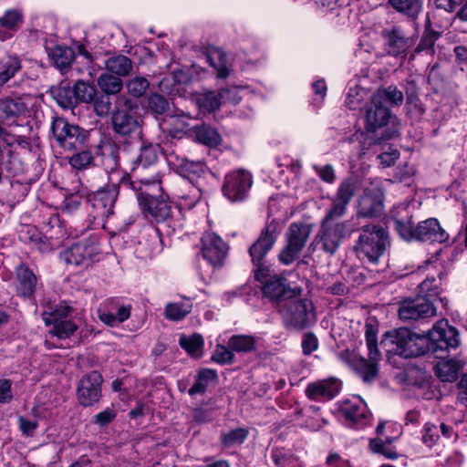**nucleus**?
I'll return each instance as SVG.
<instances>
[{"label": "nucleus", "mask_w": 467, "mask_h": 467, "mask_svg": "<svg viewBox=\"0 0 467 467\" xmlns=\"http://www.w3.org/2000/svg\"><path fill=\"white\" fill-rule=\"evenodd\" d=\"M358 190V182L355 179L343 181L332 200V205L323 219L315 243L327 254L333 255L347 235V223L337 222L347 211V206Z\"/></svg>", "instance_id": "f257e3e1"}, {"label": "nucleus", "mask_w": 467, "mask_h": 467, "mask_svg": "<svg viewBox=\"0 0 467 467\" xmlns=\"http://www.w3.org/2000/svg\"><path fill=\"white\" fill-rule=\"evenodd\" d=\"M391 221L399 235L406 240L445 242L447 233L435 218H429L415 224L411 207L406 203L395 206L391 211Z\"/></svg>", "instance_id": "f03ea898"}, {"label": "nucleus", "mask_w": 467, "mask_h": 467, "mask_svg": "<svg viewBox=\"0 0 467 467\" xmlns=\"http://www.w3.org/2000/svg\"><path fill=\"white\" fill-rule=\"evenodd\" d=\"M365 337L368 349V359L348 349L339 353V358L352 368L365 382H371L378 376V362L380 360V353L377 346V329L369 323L365 326Z\"/></svg>", "instance_id": "7ed1b4c3"}, {"label": "nucleus", "mask_w": 467, "mask_h": 467, "mask_svg": "<svg viewBox=\"0 0 467 467\" xmlns=\"http://www.w3.org/2000/svg\"><path fill=\"white\" fill-rule=\"evenodd\" d=\"M429 344L427 336H420L405 327L386 333L381 341L388 354L399 355L406 358L429 353Z\"/></svg>", "instance_id": "20e7f679"}, {"label": "nucleus", "mask_w": 467, "mask_h": 467, "mask_svg": "<svg viewBox=\"0 0 467 467\" xmlns=\"http://www.w3.org/2000/svg\"><path fill=\"white\" fill-rule=\"evenodd\" d=\"M120 187L123 189H131L135 192L138 201L143 205L144 209L158 223L169 222L171 218V205L161 198L162 188L159 182V190L155 188H144L130 182V176H122Z\"/></svg>", "instance_id": "39448f33"}, {"label": "nucleus", "mask_w": 467, "mask_h": 467, "mask_svg": "<svg viewBox=\"0 0 467 467\" xmlns=\"http://www.w3.org/2000/svg\"><path fill=\"white\" fill-rule=\"evenodd\" d=\"M157 161V146L152 144L142 146L132 168L135 180H130V182L144 186V188L150 187L159 190L161 179Z\"/></svg>", "instance_id": "423d86ee"}, {"label": "nucleus", "mask_w": 467, "mask_h": 467, "mask_svg": "<svg viewBox=\"0 0 467 467\" xmlns=\"http://www.w3.org/2000/svg\"><path fill=\"white\" fill-rule=\"evenodd\" d=\"M388 234L378 225H365L355 245V251L361 259L367 258L371 263H377L389 245Z\"/></svg>", "instance_id": "0eeeda50"}, {"label": "nucleus", "mask_w": 467, "mask_h": 467, "mask_svg": "<svg viewBox=\"0 0 467 467\" xmlns=\"http://www.w3.org/2000/svg\"><path fill=\"white\" fill-rule=\"evenodd\" d=\"M285 327L291 330H302L315 322L313 304L301 298H294L279 308Z\"/></svg>", "instance_id": "6e6552de"}, {"label": "nucleus", "mask_w": 467, "mask_h": 467, "mask_svg": "<svg viewBox=\"0 0 467 467\" xmlns=\"http://www.w3.org/2000/svg\"><path fill=\"white\" fill-rule=\"evenodd\" d=\"M122 176H127L118 171H112L109 176V184L106 188L99 189L89 195L88 202L99 211L100 216L108 217L113 213V208L119 191H131L119 186Z\"/></svg>", "instance_id": "1a4fd4ad"}, {"label": "nucleus", "mask_w": 467, "mask_h": 467, "mask_svg": "<svg viewBox=\"0 0 467 467\" xmlns=\"http://www.w3.org/2000/svg\"><path fill=\"white\" fill-rule=\"evenodd\" d=\"M310 234L311 227L309 224L304 223H291L285 234L286 244L278 255L279 261L285 265H289L296 260L305 247Z\"/></svg>", "instance_id": "9d476101"}, {"label": "nucleus", "mask_w": 467, "mask_h": 467, "mask_svg": "<svg viewBox=\"0 0 467 467\" xmlns=\"http://www.w3.org/2000/svg\"><path fill=\"white\" fill-rule=\"evenodd\" d=\"M51 130L59 146L67 150H79L83 147L88 136L84 129L69 123L61 117L53 119Z\"/></svg>", "instance_id": "9b49d317"}, {"label": "nucleus", "mask_w": 467, "mask_h": 467, "mask_svg": "<svg viewBox=\"0 0 467 467\" xmlns=\"http://www.w3.org/2000/svg\"><path fill=\"white\" fill-rule=\"evenodd\" d=\"M123 102L126 109L120 108L119 104H116L111 112L112 130L116 134L123 138L140 137L142 133V127L139 117L130 110L131 109V100L124 98Z\"/></svg>", "instance_id": "f8f14e48"}, {"label": "nucleus", "mask_w": 467, "mask_h": 467, "mask_svg": "<svg viewBox=\"0 0 467 467\" xmlns=\"http://www.w3.org/2000/svg\"><path fill=\"white\" fill-rule=\"evenodd\" d=\"M427 338L430 340L429 353L438 355L439 352L456 349L460 345L458 330L450 326L447 321H438L429 331Z\"/></svg>", "instance_id": "ddd939ff"}, {"label": "nucleus", "mask_w": 467, "mask_h": 467, "mask_svg": "<svg viewBox=\"0 0 467 467\" xmlns=\"http://www.w3.org/2000/svg\"><path fill=\"white\" fill-rule=\"evenodd\" d=\"M252 186V176L244 170L229 172L223 185V195L231 202H241L246 198Z\"/></svg>", "instance_id": "4468645a"}, {"label": "nucleus", "mask_w": 467, "mask_h": 467, "mask_svg": "<svg viewBox=\"0 0 467 467\" xmlns=\"http://www.w3.org/2000/svg\"><path fill=\"white\" fill-rule=\"evenodd\" d=\"M398 312L401 320H420L436 316V307L432 300L420 295L400 302Z\"/></svg>", "instance_id": "2eb2a0df"}, {"label": "nucleus", "mask_w": 467, "mask_h": 467, "mask_svg": "<svg viewBox=\"0 0 467 467\" xmlns=\"http://www.w3.org/2000/svg\"><path fill=\"white\" fill-rule=\"evenodd\" d=\"M264 296L273 303H286L291 299L299 297L302 288L291 287L283 277L272 276L263 285Z\"/></svg>", "instance_id": "dca6fc26"}, {"label": "nucleus", "mask_w": 467, "mask_h": 467, "mask_svg": "<svg viewBox=\"0 0 467 467\" xmlns=\"http://www.w3.org/2000/svg\"><path fill=\"white\" fill-rule=\"evenodd\" d=\"M276 238V226L274 224H268L262 231L256 242L249 249V254L254 265L258 266V269L254 273V276L257 280L261 279L260 275L263 271L261 268L263 260L268 251L273 247Z\"/></svg>", "instance_id": "f3484780"}, {"label": "nucleus", "mask_w": 467, "mask_h": 467, "mask_svg": "<svg viewBox=\"0 0 467 467\" xmlns=\"http://www.w3.org/2000/svg\"><path fill=\"white\" fill-rule=\"evenodd\" d=\"M102 381V376L98 371H91L80 379L78 387V400L81 405L91 406L99 400Z\"/></svg>", "instance_id": "a211bd4d"}, {"label": "nucleus", "mask_w": 467, "mask_h": 467, "mask_svg": "<svg viewBox=\"0 0 467 467\" xmlns=\"http://www.w3.org/2000/svg\"><path fill=\"white\" fill-rule=\"evenodd\" d=\"M364 110L365 128L371 132L386 126L391 117L389 108L373 96L366 103Z\"/></svg>", "instance_id": "6ab92c4d"}, {"label": "nucleus", "mask_w": 467, "mask_h": 467, "mask_svg": "<svg viewBox=\"0 0 467 467\" xmlns=\"http://www.w3.org/2000/svg\"><path fill=\"white\" fill-rule=\"evenodd\" d=\"M227 244L213 233H205L202 237V254L213 265H220L226 257Z\"/></svg>", "instance_id": "aec40b11"}, {"label": "nucleus", "mask_w": 467, "mask_h": 467, "mask_svg": "<svg viewBox=\"0 0 467 467\" xmlns=\"http://www.w3.org/2000/svg\"><path fill=\"white\" fill-rule=\"evenodd\" d=\"M383 211V192L379 186H372L364 191L358 202V214L362 217H376Z\"/></svg>", "instance_id": "412c9836"}, {"label": "nucleus", "mask_w": 467, "mask_h": 467, "mask_svg": "<svg viewBox=\"0 0 467 467\" xmlns=\"http://www.w3.org/2000/svg\"><path fill=\"white\" fill-rule=\"evenodd\" d=\"M31 101L28 96L0 99V120L13 122L18 117L25 116L29 111Z\"/></svg>", "instance_id": "4be33fe9"}, {"label": "nucleus", "mask_w": 467, "mask_h": 467, "mask_svg": "<svg viewBox=\"0 0 467 467\" xmlns=\"http://www.w3.org/2000/svg\"><path fill=\"white\" fill-rule=\"evenodd\" d=\"M99 253V247L94 241H84L73 244L66 250L62 257L68 265H79L91 260Z\"/></svg>", "instance_id": "5701e85b"}, {"label": "nucleus", "mask_w": 467, "mask_h": 467, "mask_svg": "<svg viewBox=\"0 0 467 467\" xmlns=\"http://www.w3.org/2000/svg\"><path fill=\"white\" fill-rule=\"evenodd\" d=\"M382 36L387 42L388 53L391 56L398 57L405 54L410 46V39L398 26L384 30Z\"/></svg>", "instance_id": "b1692460"}, {"label": "nucleus", "mask_w": 467, "mask_h": 467, "mask_svg": "<svg viewBox=\"0 0 467 467\" xmlns=\"http://www.w3.org/2000/svg\"><path fill=\"white\" fill-rule=\"evenodd\" d=\"M175 194L181 200L182 207L192 209L202 198L201 184L182 181L176 188Z\"/></svg>", "instance_id": "393cba45"}, {"label": "nucleus", "mask_w": 467, "mask_h": 467, "mask_svg": "<svg viewBox=\"0 0 467 467\" xmlns=\"http://www.w3.org/2000/svg\"><path fill=\"white\" fill-rule=\"evenodd\" d=\"M340 413L353 424H358L366 418V405L358 397L344 400L339 407Z\"/></svg>", "instance_id": "a878e982"}, {"label": "nucleus", "mask_w": 467, "mask_h": 467, "mask_svg": "<svg viewBox=\"0 0 467 467\" xmlns=\"http://www.w3.org/2000/svg\"><path fill=\"white\" fill-rule=\"evenodd\" d=\"M206 60L216 72L218 78H226L231 71L226 54L219 47H210L206 51Z\"/></svg>", "instance_id": "bb28decb"}, {"label": "nucleus", "mask_w": 467, "mask_h": 467, "mask_svg": "<svg viewBox=\"0 0 467 467\" xmlns=\"http://www.w3.org/2000/svg\"><path fill=\"white\" fill-rule=\"evenodd\" d=\"M338 392V387L334 380H322L311 383L306 389V396L311 400H330Z\"/></svg>", "instance_id": "cd10ccee"}, {"label": "nucleus", "mask_w": 467, "mask_h": 467, "mask_svg": "<svg viewBox=\"0 0 467 467\" xmlns=\"http://www.w3.org/2000/svg\"><path fill=\"white\" fill-rule=\"evenodd\" d=\"M446 275L445 272H440L437 276H428L419 285V294L434 302L442 292V284Z\"/></svg>", "instance_id": "c85d7f7f"}, {"label": "nucleus", "mask_w": 467, "mask_h": 467, "mask_svg": "<svg viewBox=\"0 0 467 467\" xmlns=\"http://www.w3.org/2000/svg\"><path fill=\"white\" fill-rule=\"evenodd\" d=\"M23 22V15L16 9L7 10L3 16L0 17V39L5 40L16 31Z\"/></svg>", "instance_id": "c756f323"}, {"label": "nucleus", "mask_w": 467, "mask_h": 467, "mask_svg": "<svg viewBox=\"0 0 467 467\" xmlns=\"http://www.w3.org/2000/svg\"><path fill=\"white\" fill-rule=\"evenodd\" d=\"M178 168L181 170V174L183 177L182 181L196 184H200L199 180L207 172V168L203 162L192 161L186 159L181 160Z\"/></svg>", "instance_id": "7c9ffc66"}, {"label": "nucleus", "mask_w": 467, "mask_h": 467, "mask_svg": "<svg viewBox=\"0 0 467 467\" xmlns=\"http://www.w3.org/2000/svg\"><path fill=\"white\" fill-rule=\"evenodd\" d=\"M387 5L410 20L417 19L422 10L421 0H388Z\"/></svg>", "instance_id": "2f4dec72"}, {"label": "nucleus", "mask_w": 467, "mask_h": 467, "mask_svg": "<svg viewBox=\"0 0 467 467\" xmlns=\"http://www.w3.org/2000/svg\"><path fill=\"white\" fill-rule=\"evenodd\" d=\"M436 356L441 358L434 367L436 376L442 381H454L461 368L460 362L452 358H445L442 356Z\"/></svg>", "instance_id": "473e14b6"}, {"label": "nucleus", "mask_w": 467, "mask_h": 467, "mask_svg": "<svg viewBox=\"0 0 467 467\" xmlns=\"http://www.w3.org/2000/svg\"><path fill=\"white\" fill-rule=\"evenodd\" d=\"M105 68L112 75L126 77L132 72L133 62L124 55H116L105 60Z\"/></svg>", "instance_id": "72a5a7b5"}, {"label": "nucleus", "mask_w": 467, "mask_h": 467, "mask_svg": "<svg viewBox=\"0 0 467 467\" xmlns=\"http://www.w3.org/2000/svg\"><path fill=\"white\" fill-rule=\"evenodd\" d=\"M191 118L186 114L171 116L170 119L169 135L171 138L181 139L183 136L193 137L194 126L189 123Z\"/></svg>", "instance_id": "f704fd0d"}, {"label": "nucleus", "mask_w": 467, "mask_h": 467, "mask_svg": "<svg viewBox=\"0 0 467 467\" xmlns=\"http://www.w3.org/2000/svg\"><path fill=\"white\" fill-rule=\"evenodd\" d=\"M42 319L47 326L53 325L50 333L60 339L69 337L78 328L77 325L70 320L51 318L47 314H42Z\"/></svg>", "instance_id": "c9c22d12"}, {"label": "nucleus", "mask_w": 467, "mask_h": 467, "mask_svg": "<svg viewBox=\"0 0 467 467\" xmlns=\"http://www.w3.org/2000/svg\"><path fill=\"white\" fill-rule=\"evenodd\" d=\"M16 276L19 282V292L25 297H30L36 288V277L35 274L25 265L16 268Z\"/></svg>", "instance_id": "e433bc0d"}, {"label": "nucleus", "mask_w": 467, "mask_h": 467, "mask_svg": "<svg viewBox=\"0 0 467 467\" xmlns=\"http://www.w3.org/2000/svg\"><path fill=\"white\" fill-rule=\"evenodd\" d=\"M379 102L389 106H400L404 100V95L396 86L389 85L378 88L373 94Z\"/></svg>", "instance_id": "4c0bfd02"}, {"label": "nucleus", "mask_w": 467, "mask_h": 467, "mask_svg": "<svg viewBox=\"0 0 467 467\" xmlns=\"http://www.w3.org/2000/svg\"><path fill=\"white\" fill-rule=\"evenodd\" d=\"M228 93L229 90L225 88L221 89L218 94L213 91L202 93L198 96L197 104L204 111H214L219 109L221 99H224Z\"/></svg>", "instance_id": "58836bf2"}, {"label": "nucleus", "mask_w": 467, "mask_h": 467, "mask_svg": "<svg viewBox=\"0 0 467 467\" xmlns=\"http://www.w3.org/2000/svg\"><path fill=\"white\" fill-rule=\"evenodd\" d=\"M48 54L55 66L61 70L70 67L75 59L74 50L67 47L57 46L51 48Z\"/></svg>", "instance_id": "ea45409f"}, {"label": "nucleus", "mask_w": 467, "mask_h": 467, "mask_svg": "<svg viewBox=\"0 0 467 467\" xmlns=\"http://www.w3.org/2000/svg\"><path fill=\"white\" fill-rule=\"evenodd\" d=\"M97 83L101 92L109 96L119 94L123 88V81L121 78L110 73L101 74L98 78Z\"/></svg>", "instance_id": "a19ab883"}, {"label": "nucleus", "mask_w": 467, "mask_h": 467, "mask_svg": "<svg viewBox=\"0 0 467 467\" xmlns=\"http://www.w3.org/2000/svg\"><path fill=\"white\" fill-rule=\"evenodd\" d=\"M193 137L207 146H216L221 142V136L217 130L206 124L194 126Z\"/></svg>", "instance_id": "79ce46f5"}, {"label": "nucleus", "mask_w": 467, "mask_h": 467, "mask_svg": "<svg viewBox=\"0 0 467 467\" xmlns=\"http://www.w3.org/2000/svg\"><path fill=\"white\" fill-rule=\"evenodd\" d=\"M228 347L233 352H252L255 349V338L251 335H234L228 340Z\"/></svg>", "instance_id": "37998d69"}, {"label": "nucleus", "mask_w": 467, "mask_h": 467, "mask_svg": "<svg viewBox=\"0 0 467 467\" xmlns=\"http://www.w3.org/2000/svg\"><path fill=\"white\" fill-rule=\"evenodd\" d=\"M20 69L21 64L17 57H9L0 60V86L7 82Z\"/></svg>", "instance_id": "c03bdc74"}, {"label": "nucleus", "mask_w": 467, "mask_h": 467, "mask_svg": "<svg viewBox=\"0 0 467 467\" xmlns=\"http://www.w3.org/2000/svg\"><path fill=\"white\" fill-rule=\"evenodd\" d=\"M74 89L78 103L89 104L98 92L94 85L83 80H78L74 85Z\"/></svg>", "instance_id": "a18cd8bd"}, {"label": "nucleus", "mask_w": 467, "mask_h": 467, "mask_svg": "<svg viewBox=\"0 0 467 467\" xmlns=\"http://www.w3.org/2000/svg\"><path fill=\"white\" fill-rule=\"evenodd\" d=\"M216 377V372L213 369L204 368L201 370L196 378L195 383L189 389V394L192 396L204 393L208 383L215 379Z\"/></svg>", "instance_id": "49530a36"}, {"label": "nucleus", "mask_w": 467, "mask_h": 467, "mask_svg": "<svg viewBox=\"0 0 467 467\" xmlns=\"http://www.w3.org/2000/svg\"><path fill=\"white\" fill-rule=\"evenodd\" d=\"M190 301L181 303H169L165 307V317L170 320H181L192 310Z\"/></svg>", "instance_id": "de8ad7c7"}, {"label": "nucleus", "mask_w": 467, "mask_h": 467, "mask_svg": "<svg viewBox=\"0 0 467 467\" xmlns=\"http://www.w3.org/2000/svg\"><path fill=\"white\" fill-rule=\"evenodd\" d=\"M89 104H92L95 114L100 118L108 117L112 112L110 96L102 92H97Z\"/></svg>", "instance_id": "09e8293b"}, {"label": "nucleus", "mask_w": 467, "mask_h": 467, "mask_svg": "<svg viewBox=\"0 0 467 467\" xmlns=\"http://www.w3.org/2000/svg\"><path fill=\"white\" fill-rule=\"evenodd\" d=\"M179 343L190 355L198 357L203 346V339L201 335L194 334L181 337Z\"/></svg>", "instance_id": "8fccbe9b"}, {"label": "nucleus", "mask_w": 467, "mask_h": 467, "mask_svg": "<svg viewBox=\"0 0 467 467\" xmlns=\"http://www.w3.org/2000/svg\"><path fill=\"white\" fill-rule=\"evenodd\" d=\"M150 87V81L145 77L137 76L126 83V88L132 97H142Z\"/></svg>", "instance_id": "3c124183"}, {"label": "nucleus", "mask_w": 467, "mask_h": 467, "mask_svg": "<svg viewBox=\"0 0 467 467\" xmlns=\"http://www.w3.org/2000/svg\"><path fill=\"white\" fill-rule=\"evenodd\" d=\"M56 99L59 106L64 109H70L78 104L74 87L64 86L57 89Z\"/></svg>", "instance_id": "603ef678"}, {"label": "nucleus", "mask_w": 467, "mask_h": 467, "mask_svg": "<svg viewBox=\"0 0 467 467\" xmlns=\"http://www.w3.org/2000/svg\"><path fill=\"white\" fill-rule=\"evenodd\" d=\"M148 109L156 115H162L169 109L167 99L158 93H152L148 97Z\"/></svg>", "instance_id": "864d4df0"}, {"label": "nucleus", "mask_w": 467, "mask_h": 467, "mask_svg": "<svg viewBox=\"0 0 467 467\" xmlns=\"http://www.w3.org/2000/svg\"><path fill=\"white\" fill-rule=\"evenodd\" d=\"M93 162V156L89 150H82L73 154L69 159V164L77 170L88 168Z\"/></svg>", "instance_id": "5fc2aeb1"}, {"label": "nucleus", "mask_w": 467, "mask_h": 467, "mask_svg": "<svg viewBox=\"0 0 467 467\" xmlns=\"http://www.w3.org/2000/svg\"><path fill=\"white\" fill-rule=\"evenodd\" d=\"M212 359L219 364H232L234 361V355L229 347L218 344L212 356Z\"/></svg>", "instance_id": "6e6d98bb"}, {"label": "nucleus", "mask_w": 467, "mask_h": 467, "mask_svg": "<svg viewBox=\"0 0 467 467\" xmlns=\"http://www.w3.org/2000/svg\"><path fill=\"white\" fill-rule=\"evenodd\" d=\"M365 97V91L362 88L355 86L350 88L347 94L346 105L349 109L355 110L358 109L360 103L363 101Z\"/></svg>", "instance_id": "4d7b16f0"}, {"label": "nucleus", "mask_w": 467, "mask_h": 467, "mask_svg": "<svg viewBox=\"0 0 467 467\" xmlns=\"http://www.w3.org/2000/svg\"><path fill=\"white\" fill-rule=\"evenodd\" d=\"M272 459L277 467H301L297 459L280 451H273Z\"/></svg>", "instance_id": "13d9d810"}, {"label": "nucleus", "mask_w": 467, "mask_h": 467, "mask_svg": "<svg viewBox=\"0 0 467 467\" xmlns=\"http://www.w3.org/2000/svg\"><path fill=\"white\" fill-rule=\"evenodd\" d=\"M247 434L248 432L245 429L238 428L223 434L222 441L226 446L242 443L246 438Z\"/></svg>", "instance_id": "bf43d9fd"}, {"label": "nucleus", "mask_w": 467, "mask_h": 467, "mask_svg": "<svg viewBox=\"0 0 467 467\" xmlns=\"http://www.w3.org/2000/svg\"><path fill=\"white\" fill-rule=\"evenodd\" d=\"M370 450L379 454H382L389 459H395L398 453L389 446L385 444L380 439H373L369 442Z\"/></svg>", "instance_id": "052dcab7"}, {"label": "nucleus", "mask_w": 467, "mask_h": 467, "mask_svg": "<svg viewBox=\"0 0 467 467\" xmlns=\"http://www.w3.org/2000/svg\"><path fill=\"white\" fill-rule=\"evenodd\" d=\"M440 437V431L437 425L426 423L423 428L422 441L429 447L433 446Z\"/></svg>", "instance_id": "680f3d73"}, {"label": "nucleus", "mask_w": 467, "mask_h": 467, "mask_svg": "<svg viewBox=\"0 0 467 467\" xmlns=\"http://www.w3.org/2000/svg\"><path fill=\"white\" fill-rule=\"evenodd\" d=\"M434 43H435V36L427 34L424 35L420 43L418 44L417 47L414 49L415 54H420L421 52H425L426 55L432 56L434 54Z\"/></svg>", "instance_id": "e2e57ef3"}, {"label": "nucleus", "mask_w": 467, "mask_h": 467, "mask_svg": "<svg viewBox=\"0 0 467 467\" xmlns=\"http://www.w3.org/2000/svg\"><path fill=\"white\" fill-rule=\"evenodd\" d=\"M30 242L42 253L49 252L53 250L52 244L48 242L46 237H43L40 233L34 230L29 236Z\"/></svg>", "instance_id": "0e129e2a"}, {"label": "nucleus", "mask_w": 467, "mask_h": 467, "mask_svg": "<svg viewBox=\"0 0 467 467\" xmlns=\"http://www.w3.org/2000/svg\"><path fill=\"white\" fill-rule=\"evenodd\" d=\"M318 348V340L317 337L312 333L308 332L304 335L302 340V349L303 353L306 356L310 355Z\"/></svg>", "instance_id": "69168bd1"}, {"label": "nucleus", "mask_w": 467, "mask_h": 467, "mask_svg": "<svg viewBox=\"0 0 467 467\" xmlns=\"http://www.w3.org/2000/svg\"><path fill=\"white\" fill-rule=\"evenodd\" d=\"M114 304H115V300H113V299L109 300L106 305L108 307V310L102 311L99 315V319L103 323H105L110 327H114L119 323V320L116 318L115 314L113 312H111V310L114 308V306H113Z\"/></svg>", "instance_id": "338daca9"}, {"label": "nucleus", "mask_w": 467, "mask_h": 467, "mask_svg": "<svg viewBox=\"0 0 467 467\" xmlns=\"http://www.w3.org/2000/svg\"><path fill=\"white\" fill-rule=\"evenodd\" d=\"M117 416V411L112 408H107L94 417L93 422L103 427L110 423Z\"/></svg>", "instance_id": "774afa93"}]
</instances>
